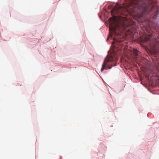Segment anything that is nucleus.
Returning <instances> with one entry per match:
<instances>
[{
  "label": "nucleus",
  "instance_id": "2",
  "mask_svg": "<svg viewBox=\"0 0 159 159\" xmlns=\"http://www.w3.org/2000/svg\"><path fill=\"white\" fill-rule=\"evenodd\" d=\"M108 65L107 62H105V59L103 62L102 65V67L101 70V72H102L104 70H107L108 68L107 66H108Z\"/></svg>",
  "mask_w": 159,
  "mask_h": 159
},
{
  "label": "nucleus",
  "instance_id": "6",
  "mask_svg": "<svg viewBox=\"0 0 159 159\" xmlns=\"http://www.w3.org/2000/svg\"><path fill=\"white\" fill-rule=\"evenodd\" d=\"M134 51L137 52L138 51V50L137 48H135L134 49Z\"/></svg>",
  "mask_w": 159,
  "mask_h": 159
},
{
  "label": "nucleus",
  "instance_id": "10",
  "mask_svg": "<svg viewBox=\"0 0 159 159\" xmlns=\"http://www.w3.org/2000/svg\"><path fill=\"white\" fill-rule=\"evenodd\" d=\"M142 85H143L144 86V87H145V85L144 84H143Z\"/></svg>",
  "mask_w": 159,
  "mask_h": 159
},
{
  "label": "nucleus",
  "instance_id": "13",
  "mask_svg": "<svg viewBox=\"0 0 159 159\" xmlns=\"http://www.w3.org/2000/svg\"><path fill=\"white\" fill-rule=\"evenodd\" d=\"M141 84H143L142 83V82H141Z\"/></svg>",
  "mask_w": 159,
  "mask_h": 159
},
{
  "label": "nucleus",
  "instance_id": "5",
  "mask_svg": "<svg viewBox=\"0 0 159 159\" xmlns=\"http://www.w3.org/2000/svg\"><path fill=\"white\" fill-rule=\"evenodd\" d=\"M103 14H104V16L105 18H108V16H107V15H106L105 14L103 13Z\"/></svg>",
  "mask_w": 159,
  "mask_h": 159
},
{
  "label": "nucleus",
  "instance_id": "1",
  "mask_svg": "<svg viewBox=\"0 0 159 159\" xmlns=\"http://www.w3.org/2000/svg\"><path fill=\"white\" fill-rule=\"evenodd\" d=\"M109 30L110 34L107 39L106 41L107 42L108 39H110L115 41L116 40V38L115 36H114V35H115L116 34L115 28L113 26H110Z\"/></svg>",
  "mask_w": 159,
  "mask_h": 159
},
{
  "label": "nucleus",
  "instance_id": "9",
  "mask_svg": "<svg viewBox=\"0 0 159 159\" xmlns=\"http://www.w3.org/2000/svg\"><path fill=\"white\" fill-rule=\"evenodd\" d=\"M157 15L159 14V11H158L157 12Z\"/></svg>",
  "mask_w": 159,
  "mask_h": 159
},
{
  "label": "nucleus",
  "instance_id": "12",
  "mask_svg": "<svg viewBox=\"0 0 159 159\" xmlns=\"http://www.w3.org/2000/svg\"><path fill=\"white\" fill-rule=\"evenodd\" d=\"M154 19H157V17H155L154 18Z\"/></svg>",
  "mask_w": 159,
  "mask_h": 159
},
{
  "label": "nucleus",
  "instance_id": "14",
  "mask_svg": "<svg viewBox=\"0 0 159 159\" xmlns=\"http://www.w3.org/2000/svg\"><path fill=\"white\" fill-rule=\"evenodd\" d=\"M116 66V65H114V66Z\"/></svg>",
  "mask_w": 159,
  "mask_h": 159
},
{
  "label": "nucleus",
  "instance_id": "8",
  "mask_svg": "<svg viewBox=\"0 0 159 159\" xmlns=\"http://www.w3.org/2000/svg\"><path fill=\"white\" fill-rule=\"evenodd\" d=\"M117 41V40L116 39V40L115 41H114L112 40V41L113 42V43H112V44H113V43H114L116 41Z\"/></svg>",
  "mask_w": 159,
  "mask_h": 159
},
{
  "label": "nucleus",
  "instance_id": "7",
  "mask_svg": "<svg viewBox=\"0 0 159 159\" xmlns=\"http://www.w3.org/2000/svg\"><path fill=\"white\" fill-rule=\"evenodd\" d=\"M107 68H108V69H111L112 68V66H111V67H109V68H107Z\"/></svg>",
  "mask_w": 159,
  "mask_h": 159
},
{
  "label": "nucleus",
  "instance_id": "11",
  "mask_svg": "<svg viewBox=\"0 0 159 159\" xmlns=\"http://www.w3.org/2000/svg\"><path fill=\"white\" fill-rule=\"evenodd\" d=\"M142 85H143L144 86V87H145V85L144 84H143Z\"/></svg>",
  "mask_w": 159,
  "mask_h": 159
},
{
  "label": "nucleus",
  "instance_id": "4",
  "mask_svg": "<svg viewBox=\"0 0 159 159\" xmlns=\"http://www.w3.org/2000/svg\"><path fill=\"white\" fill-rule=\"evenodd\" d=\"M157 34H158V36L157 37L158 39H159V31H157Z\"/></svg>",
  "mask_w": 159,
  "mask_h": 159
},
{
  "label": "nucleus",
  "instance_id": "3",
  "mask_svg": "<svg viewBox=\"0 0 159 159\" xmlns=\"http://www.w3.org/2000/svg\"><path fill=\"white\" fill-rule=\"evenodd\" d=\"M98 16H99V18H100V20H102V21H103V19H102V17L100 15H99V14H98Z\"/></svg>",
  "mask_w": 159,
  "mask_h": 159
}]
</instances>
